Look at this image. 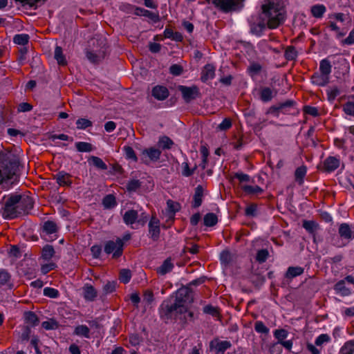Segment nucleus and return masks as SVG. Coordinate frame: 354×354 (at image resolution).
Returning <instances> with one entry per match:
<instances>
[{
	"mask_svg": "<svg viewBox=\"0 0 354 354\" xmlns=\"http://www.w3.org/2000/svg\"><path fill=\"white\" fill-rule=\"evenodd\" d=\"M330 80V77L319 72L315 73L311 77V82L313 84L319 86H326Z\"/></svg>",
	"mask_w": 354,
	"mask_h": 354,
	"instance_id": "nucleus-13",
	"label": "nucleus"
},
{
	"mask_svg": "<svg viewBox=\"0 0 354 354\" xmlns=\"http://www.w3.org/2000/svg\"><path fill=\"white\" fill-rule=\"evenodd\" d=\"M334 290L341 296L346 297L351 295V290L346 286L345 280H340L334 286Z\"/></svg>",
	"mask_w": 354,
	"mask_h": 354,
	"instance_id": "nucleus-17",
	"label": "nucleus"
},
{
	"mask_svg": "<svg viewBox=\"0 0 354 354\" xmlns=\"http://www.w3.org/2000/svg\"><path fill=\"white\" fill-rule=\"evenodd\" d=\"M310 14L316 19H322L326 12V7L324 4H315L310 7Z\"/></svg>",
	"mask_w": 354,
	"mask_h": 354,
	"instance_id": "nucleus-15",
	"label": "nucleus"
},
{
	"mask_svg": "<svg viewBox=\"0 0 354 354\" xmlns=\"http://www.w3.org/2000/svg\"><path fill=\"white\" fill-rule=\"evenodd\" d=\"M241 188L248 195H258L263 192V189L258 185H241Z\"/></svg>",
	"mask_w": 354,
	"mask_h": 354,
	"instance_id": "nucleus-20",
	"label": "nucleus"
},
{
	"mask_svg": "<svg viewBox=\"0 0 354 354\" xmlns=\"http://www.w3.org/2000/svg\"><path fill=\"white\" fill-rule=\"evenodd\" d=\"M332 66L329 60L324 59L319 63V73L330 77Z\"/></svg>",
	"mask_w": 354,
	"mask_h": 354,
	"instance_id": "nucleus-25",
	"label": "nucleus"
},
{
	"mask_svg": "<svg viewBox=\"0 0 354 354\" xmlns=\"http://www.w3.org/2000/svg\"><path fill=\"white\" fill-rule=\"evenodd\" d=\"M254 330L258 333L268 334L269 328L261 321H257L254 324Z\"/></svg>",
	"mask_w": 354,
	"mask_h": 354,
	"instance_id": "nucleus-44",
	"label": "nucleus"
},
{
	"mask_svg": "<svg viewBox=\"0 0 354 354\" xmlns=\"http://www.w3.org/2000/svg\"><path fill=\"white\" fill-rule=\"evenodd\" d=\"M340 164V160L335 156H328L323 162V167L326 171L332 172L337 169Z\"/></svg>",
	"mask_w": 354,
	"mask_h": 354,
	"instance_id": "nucleus-10",
	"label": "nucleus"
},
{
	"mask_svg": "<svg viewBox=\"0 0 354 354\" xmlns=\"http://www.w3.org/2000/svg\"><path fill=\"white\" fill-rule=\"evenodd\" d=\"M124 151L125 156L127 159L132 160L133 161H137L136 155L133 151V149L129 146L124 147Z\"/></svg>",
	"mask_w": 354,
	"mask_h": 354,
	"instance_id": "nucleus-50",
	"label": "nucleus"
},
{
	"mask_svg": "<svg viewBox=\"0 0 354 354\" xmlns=\"http://www.w3.org/2000/svg\"><path fill=\"white\" fill-rule=\"evenodd\" d=\"M288 333L285 329H277L274 331V336L278 340V343L281 344V342L288 337Z\"/></svg>",
	"mask_w": 354,
	"mask_h": 354,
	"instance_id": "nucleus-42",
	"label": "nucleus"
},
{
	"mask_svg": "<svg viewBox=\"0 0 354 354\" xmlns=\"http://www.w3.org/2000/svg\"><path fill=\"white\" fill-rule=\"evenodd\" d=\"M149 232L153 240L158 239L160 234V221L155 217L152 216L149 223Z\"/></svg>",
	"mask_w": 354,
	"mask_h": 354,
	"instance_id": "nucleus-11",
	"label": "nucleus"
},
{
	"mask_svg": "<svg viewBox=\"0 0 354 354\" xmlns=\"http://www.w3.org/2000/svg\"><path fill=\"white\" fill-rule=\"evenodd\" d=\"M24 318L26 322L31 326H37L39 324V319L33 312L28 311L25 313Z\"/></svg>",
	"mask_w": 354,
	"mask_h": 354,
	"instance_id": "nucleus-30",
	"label": "nucleus"
},
{
	"mask_svg": "<svg viewBox=\"0 0 354 354\" xmlns=\"http://www.w3.org/2000/svg\"><path fill=\"white\" fill-rule=\"evenodd\" d=\"M142 154L147 156L152 161H157L160 157L161 151L158 149L151 147L143 150Z\"/></svg>",
	"mask_w": 354,
	"mask_h": 354,
	"instance_id": "nucleus-22",
	"label": "nucleus"
},
{
	"mask_svg": "<svg viewBox=\"0 0 354 354\" xmlns=\"http://www.w3.org/2000/svg\"><path fill=\"white\" fill-rule=\"evenodd\" d=\"M232 127V122L229 118H225L222 122L218 125V128L220 130L225 131Z\"/></svg>",
	"mask_w": 354,
	"mask_h": 354,
	"instance_id": "nucleus-63",
	"label": "nucleus"
},
{
	"mask_svg": "<svg viewBox=\"0 0 354 354\" xmlns=\"http://www.w3.org/2000/svg\"><path fill=\"white\" fill-rule=\"evenodd\" d=\"M257 206L255 204L249 205L245 210V214L248 216L254 217L257 215Z\"/></svg>",
	"mask_w": 354,
	"mask_h": 354,
	"instance_id": "nucleus-55",
	"label": "nucleus"
},
{
	"mask_svg": "<svg viewBox=\"0 0 354 354\" xmlns=\"http://www.w3.org/2000/svg\"><path fill=\"white\" fill-rule=\"evenodd\" d=\"M343 44H354V28L349 32L348 36L342 41Z\"/></svg>",
	"mask_w": 354,
	"mask_h": 354,
	"instance_id": "nucleus-64",
	"label": "nucleus"
},
{
	"mask_svg": "<svg viewBox=\"0 0 354 354\" xmlns=\"http://www.w3.org/2000/svg\"><path fill=\"white\" fill-rule=\"evenodd\" d=\"M174 268V263L171 262L170 258L164 261L162 264L157 268L158 274L165 275V274L171 272Z\"/></svg>",
	"mask_w": 354,
	"mask_h": 354,
	"instance_id": "nucleus-19",
	"label": "nucleus"
},
{
	"mask_svg": "<svg viewBox=\"0 0 354 354\" xmlns=\"http://www.w3.org/2000/svg\"><path fill=\"white\" fill-rule=\"evenodd\" d=\"M140 187V183L138 180H130L127 185V188L130 192H135Z\"/></svg>",
	"mask_w": 354,
	"mask_h": 354,
	"instance_id": "nucleus-58",
	"label": "nucleus"
},
{
	"mask_svg": "<svg viewBox=\"0 0 354 354\" xmlns=\"http://www.w3.org/2000/svg\"><path fill=\"white\" fill-rule=\"evenodd\" d=\"M90 163H91L95 167L100 169L102 170H106L107 169L106 165L104 162V161L99 157L92 156L88 160Z\"/></svg>",
	"mask_w": 354,
	"mask_h": 354,
	"instance_id": "nucleus-36",
	"label": "nucleus"
},
{
	"mask_svg": "<svg viewBox=\"0 0 354 354\" xmlns=\"http://www.w3.org/2000/svg\"><path fill=\"white\" fill-rule=\"evenodd\" d=\"M268 254L267 250H260L257 254L256 259L259 263H263L268 259Z\"/></svg>",
	"mask_w": 354,
	"mask_h": 354,
	"instance_id": "nucleus-53",
	"label": "nucleus"
},
{
	"mask_svg": "<svg viewBox=\"0 0 354 354\" xmlns=\"http://www.w3.org/2000/svg\"><path fill=\"white\" fill-rule=\"evenodd\" d=\"M233 178L239 180L241 185H243V183L249 182L250 180V176L243 172L235 173Z\"/></svg>",
	"mask_w": 354,
	"mask_h": 354,
	"instance_id": "nucleus-51",
	"label": "nucleus"
},
{
	"mask_svg": "<svg viewBox=\"0 0 354 354\" xmlns=\"http://www.w3.org/2000/svg\"><path fill=\"white\" fill-rule=\"evenodd\" d=\"M260 97L264 102H269L273 97V92L270 88L265 87L261 91Z\"/></svg>",
	"mask_w": 354,
	"mask_h": 354,
	"instance_id": "nucleus-34",
	"label": "nucleus"
},
{
	"mask_svg": "<svg viewBox=\"0 0 354 354\" xmlns=\"http://www.w3.org/2000/svg\"><path fill=\"white\" fill-rule=\"evenodd\" d=\"M44 295L50 298H57L59 296V292L55 288L47 287L44 289Z\"/></svg>",
	"mask_w": 354,
	"mask_h": 354,
	"instance_id": "nucleus-54",
	"label": "nucleus"
},
{
	"mask_svg": "<svg viewBox=\"0 0 354 354\" xmlns=\"http://www.w3.org/2000/svg\"><path fill=\"white\" fill-rule=\"evenodd\" d=\"M330 341V337L328 334H321L319 335L315 341V344L317 346H322L326 343H328Z\"/></svg>",
	"mask_w": 354,
	"mask_h": 354,
	"instance_id": "nucleus-45",
	"label": "nucleus"
},
{
	"mask_svg": "<svg viewBox=\"0 0 354 354\" xmlns=\"http://www.w3.org/2000/svg\"><path fill=\"white\" fill-rule=\"evenodd\" d=\"M102 204L106 209L114 207L117 205L115 196L112 194L106 195L103 198Z\"/></svg>",
	"mask_w": 354,
	"mask_h": 354,
	"instance_id": "nucleus-33",
	"label": "nucleus"
},
{
	"mask_svg": "<svg viewBox=\"0 0 354 354\" xmlns=\"http://www.w3.org/2000/svg\"><path fill=\"white\" fill-rule=\"evenodd\" d=\"M124 243L120 239L115 241H109L104 245V252L108 254H113V258L120 257L123 251Z\"/></svg>",
	"mask_w": 354,
	"mask_h": 354,
	"instance_id": "nucleus-5",
	"label": "nucleus"
},
{
	"mask_svg": "<svg viewBox=\"0 0 354 354\" xmlns=\"http://www.w3.org/2000/svg\"><path fill=\"white\" fill-rule=\"evenodd\" d=\"M12 287L10 274L4 269H0V287Z\"/></svg>",
	"mask_w": 354,
	"mask_h": 354,
	"instance_id": "nucleus-16",
	"label": "nucleus"
},
{
	"mask_svg": "<svg viewBox=\"0 0 354 354\" xmlns=\"http://www.w3.org/2000/svg\"><path fill=\"white\" fill-rule=\"evenodd\" d=\"M54 179L62 187H69L73 183L71 175L63 171L54 175Z\"/></svg>",
	"mask_w": 354,
	"mask_h": 354,
	"instance_id": "nucleus-8",
	"label": "nucleus"
},
{
	"mask_svg": "<svg viewBox=\"0 0 354 354\" xmlns=\"http://www.w3.org/2000/svg\"><path fill=\"white\" fill-rule=\"evenodd\" d=\"M137 218L138 212L133 209L127 211L123 216L124 222L127 225L133 224L136 221Z\"/></svg>",
	"mask_w": 354,
	"mask_h": 354,
	"instance_id": "nucleus-23",
	"label": "nucleus"
},
{
	"mask_svg": "<svg viewBox=\"0 0 354 354\" xmlns=\"http://www.w3.org/2000/svg\"><path fill=\"white\" fill-rule=\"evenodd\" d=\"M84 298L87 301H93L97 295L95 289L91 285L86 284L83 287Z\"/></svg>",
	"mask_w": 354,
	"mask_h": 354,
	"instance_id": "nucleus-18",
	"label": "nucleus"
},
{
	"mask_svg": "<svg viewBox=\"0 0 354 354\" xmlns=\"http://www.w3.org/2000/svg\"><path fill=\"white\" fill-rule=\"evenodd\" d=\"M125 6L128 7L131 10H133L134 14L138 16L150 17L152 14L149 10L142 8L133 7L129 4H127Z\"/></svg>",
	"mask_w": 354,
	"mask_h": 354,
	"instance_id": "nucleus-38",
	"label": "nucleus"
},
{
	"mask_svg": "<svg viewBox=\"0 0 354 354\" xmlns=\"http://www.w3.org/2000/svg\"><path fill=\"white\" fill-rule=\"evenodd\" d=\"M261 70V66L258 63H252L248 68L249 73L251 75L258 74Z\"/></svg>",
	"mask_w": 354,
	"mask_h": 354,
	"instance_id": "nucleus-59",
	"label": "nucleus"
},
{
	"mask_svg": "<svg viewBox=\"0 0 354 354\" xmlns=\"http://www.w3.org/2000/svg\"><path fill=\"white\" fill-rule=\"evenodd\" d=\"M55 251L52 246L46 245L43 248L42 250V257L44 259L48 260L53 257L54 255Z\"/></svg>",
	"mask_w": 354,
	"mask_h": 354,
	"instance_id": "nucleus-46",
	"label": "nucleus"
},
{
	"mask_svg": "<svg viewBox=\"0 0 354 354\" xmlns=\"http://www.w3.org/2000/svg\"><path fill=\"white\" fill-rule=\"evenodd\" d=\"M77 128L78 129H85L88 127H90L93 125V123L91 120L86 118H79L76 121Z\"/></svg>",
	"mask_w": 354,
	"mask_h": 354,
	"instance_id": "nucleus-43",
	"label": "nucleus"
},
{
	"mask_svg": "<svg viewBox=\"0 0 354 354\" xmlns=\"http://www.w3.org/2000/svg\"><path fill=\"white\" fill-rule=\"evenodd\" d=\"M307 173V168L306 166L302 165L296 169L295 171V181L300 185L304 183V178Z\"/></svg>",
	"mask_w": 354,
	"mask_h": 354,
	"instance_id": "nucleus-21",
	"label": "nucleus"
},
{
	"mask_svg": "<svg viewBox=\"0 0 354 354\" xmlns=\"http://www.w3.org/2000/svg\"><path fill=\"white\" fill-rule=\"evenodd\" d=\"M343 111L346 115L354 116V102H348L343 106Z\"/></svg>",
	"mask_w": 354,
	"mask_h": 354,
	"instance_id": "nucleus-52",
	"label": "nucleus"
},
{
	"mask_svg": "<svg viewBox=\"0 0 354 354\" xmlns=\"http://www.w3.org/2000/svg\"><path fill=\"white\" fill-rule=\"evenodd\" d=\"M204 225L207 227H212L218 222V218L214 213H207L203 218Z\"/></svg>",
	"mask_w": 354,
	"mask_h": 354,
	"instance_id": "nucleus-31",
	"label": "nucleus"
},
{
	"mask_svg": "<svg viewBox=\"0 0 354 354\" xmlns=\"http://www.w3.org/2000/svg\"><path fill=\"white\" fill-rule=\"evenodd\" d=\"M304 270V268L299 266L289 267L286 276L287 278L292 279L303 274Z\"/></svg>",
	"mask_w": 354,
	"mask_h": 354,
	"instance_id": "nucleus-28",
	"label": "nucleus"
},
{
	"mask_svg": "<svg viewBox=\"0 0 354 354\" xmlns=\"http://www.w3.org/2000/svg\"><path fill=\"white\" fill-rule=\"evenodd\" d=\"M57 227L55 222L48 221L44 223L43 231L47 234H51L57 232Z\"/></svg>",
	"mask_w": 354,
	"mask_h": 354,
	"instance_id": "nucleus-35",
	"label": "nucleus"
},
{
	"mask_svg": "<svg viewBox=\"0 0 354 354\" xmlns=\"http://www.w3.org/2000/svg\"><path fill=\"white\" fill-rule=\"evenodd\" d=\"M116 283L115 281H109L104 286V291L106 293L113 292L115 290Z\"/></svg>",
	"mask_w": 354,
	"mask_h": 354,
	"instance_id": "nucleus-61",
	"label": "nucleus"
},
{
	"mask_svg": "<svg viewBox=\"0 0 354 354\" xmlns=\"http://www.w3.org/2000/svg\"><path fill=\"white\" fill-rule=\"evenodd\" d=\"M231 342L227 340H215L210 343V348L214 349L216 354H223L226 350L231 347Z\"/></svg>",
	"mask_w": 354,
	"mask_h": 354,
	"instance_id": "nucleus-9",
	"label": "nucleus"
},
{
	"mask_svg": "<svg viewBox=\"0 0 354 354\" xmlns=\"http://www.w3.org/2000/svg\"><path fill=\"white\" fill-rule=\"evenodd\" d=\"M317 227V223L313 221H304L303 223V227L310 233L314 232Z\"/></svg>",
	"mask_w": 354,
	"mask_h": 354,
	"instance_id": "nucleus-49",
	"label": "nucleus"
},
{
	"mask_svg": "<svg viewBox=\"0 0 354 354\" xmlns=\"http://www.w3.org/2000/svg\"><path fill=\"white\" fill-rule=\"evenodd\" d=\"M203 187L201 185H198L196 189L194 196V203L193 206L194 207H198L203 201Z\"/></svg>",
	"mask_w": 354,
	"mask_h": 354,
	"instance_id": "nucleus-27",
	"label": "nucleus"
},
{
	"mask_svg": "<svg viewBox=\"0 0 354 354\" xmlns=\"http://www.w3.org/2000/svg\"><path fill=\"white\" fill-rule=\"evenodd\" d=\"M3 204L0 213L6 219H12L28 214L33 207L32 199L27 196L11 194L3 197Z\"/></svg>",
	"mask_w": 354,
	"mask_h": 354,
	"instance_id": "nucleus-1",
	"label": "nucleus"
},
{
	"mask_svg": "<svg viewBox=\"0 0 354 354\" xmlns=\"http://www.w3.org/2000/svg\"><path fill=\"white\" fill-rule=\"evenodd\" d=\"M339 354H354V339L345 342L339 351Z\"/></svg>",
	"mask_w": 354,
	"mask_h": 354,
	"instance_id": "nucleus-32",
	"label": "nucleus"
},
{
	"mask_svg": "<svg viewBox=\"0 0 354 354\" xmlns=\"http://www.w3.org/2000/svg\"><path fill=\"white\" fill-rule=\"evenodd\" d=\"M76 149L80 152H90L92 151V145L86 142H77L75 143Z\"/></svg>",
	"mask_w": 354,
	"mask_h": 354,
	"instance_id": "nucleus-41",
	"label": "nucleus"
},
{
	"mask_svg": "<svg viewBox=\"0 0 354 354\" xmlns=\"http://www.w3.org/2000/svg\"><path fill=\"white\" fill-rule=\"evenodd\" d=\"M18 162L12 154L0 155V184L7 183L8 180L17 179Z\"/></svg>",
	"mask_w": 354,
	"mask_h": 354,
	"instance_id": "nucleus-4",
	"label": "nucleus"
},
{
	"mask_svg": "<svg viewBox=\"0 0 354 354\" xmlns=\"http://www.w3.org/2000/svg\"><path fill=\"white\" fill-rule=\"evenodd\" d=\"M194 301L193 293L187 288L179 289L176 292V299L174 304L167 305V310L169 313L185 314L184 317L192 319L194 313L188 311L190 305Z\"/></svg>",
	"mask_w": 354,
	"mask_h": 354,
	"instance_id": "nucleus-2",
	"label": "nucleus"
},
{
	"mask_svg": "<svg viewBox=\"0 0 354 354\" xmlns=\"http://www.w3.org/2000/svg\"><path fill=\"white\" fill-rule=\"evenodd\" d=\"M152 95L158 100H164L169 96V91L165 86H156L152 89Z\"/></svg>",
	"mask_w": 354,
	"mask_h": 354,
	"instance_id": "nucleus-14",
	"label": "nucleus"
},
{
	"mask_svg": "<svg viewBox=\"0 0 354 354\" xmlns=\"http://www.w3.org/2000/svg\"><path fill=\"white\" fill-rule=\"evenodd\" d=\"M339 234L341 237L346 239H351L353 236L352 235L351 230L347 223H342L339 227Z\"/></svg>",
	"mask_w": 354,
	"mask_h": 354,
	"instance_id": "nucleus-24",
	"label": "nucleus"
},
{
	"mask_svg": "<svg viewBox=\"0 0 354 354\" xmlns=\"http://www.w3.org/2000/svg\"><path fill=\"white\" fill-rule=\"evenodd\" d=\"M346 15L342 12H333L328 15V18L333 21H337L344 23L346 21Z\"/></svg>",
	"mask_w": 354,
	"mask_h": 354,
	"instance_id": "nucleus-47",
	"label": "nucleus"
},
{
	"mask_svg": "<svg viewBox=\"0 0 354 354\" xmlns=\"http://www.w3.org/2000/svg\"><path fill=\"white\" fill-rule=\"evenodd\" d=\"M327 98L330 102H333L335 98L340 94V91L337 86L329 87L326 90Z\"/></svg>",
	"mask_w": 354,
	"mask_h": 354,
	"instance_id": "nucleus-37",
	"label": "nucleus"
},
{
	"mask_svg": "<svg viewBox=\"0 0 354 354\" xmlns=\"http://www.w3.org/2000/svg\"><path fill=\"white\" fill-rule=\"evenodd\" d=\"M41 326L46 330H53L57 328V323L53 319L43 322Z\"/></svg>",
	"mask_w": 354,
	"mask_h": 354,
	"instance_id": "nucleus-57",
	"label": "nucleus"
},
{
	"mask_svg": "<svg viewBox=\"0 0 354 354\" xmlns=\"http://www.w3.org/2000/svg\"><path fill=\"white\" fill-rule=\"evenodd\" d=\"M178 90L181 92L183 99L187 102L194 100L199 95V89L196 86H192L191 87L179 86Z\"/></svg>",
	"mask_w": 354,
	"mask_h": 354,
	"instance_id": "nucleus-7",
	"label": "nucleus"
},
{
	"mask_svg": "<svg viewBox=\"0 0 354 354\" xmlns=\"http://www.w3.org/2000/svg\"><path fill=\"white\" fill-rule=\"evenodd\" d=\"M90 329L86 325H79L75 327L74 330V334L80 336L84 337L86 338H89L90 335Z\"/></svg>",
	"mask_w": 354,
	"mask_h": 354,
	"instance_id": "nucleus-29",
	"label": "nucleus"
},
{
	"mask_svg": "<svg viewBox=\"0 0 354 354\" xmlns=\"http://www.w3.org/2000/svg\"><path fill=\"white\" fill-rule=\"evenodd\" d=\"M29 36L27 34H18L13 38V41L19 45L24 46L28 43Z\"/></svg>",
	"mask_w": 354,
	"mask_h": 354,
	"instance_id": "nucleus-39",
	"label": "nucleus"
},
{
	"mask_svg": "<svg viewBox=\"0 0 354 354\" xmlns=\"http://www.w3.org/2000/svg\"><path fill=\"white\" fill-rule=\"evenodd\" d=\"M215 71L216 68L214 65L210 64H206L201 72V81L205 82L207 80H212L215 76Z\"/></svg>",
	"mask_w": 354,
	"mask_h": 354,
	"instance_id": "nucleus-12",
	"label": "nucleus"
},
{
	"mask_svg": "<svg viewBox=\"0 0 354 354\" xmlns=\"http://www.w3.org/2000/svg\"><path fill=\"white\" fill-rule=\"evenodd\" d=\"M131 278V272L129 269H122L120 272V281L123 283H127Z\"/></svg>",
	"mask_w": 354,
	"mask_h": 354,
	"instance_id": "nucleus-40",
	"label": "nucleus"
},
{
	"mask_svg": "<svg viewBox=\"0 0 354 354\" xmlns=\"http://www.w3.org/2000/svg\"><path fill=\"white\" fill-rule=\"evenodd\" d=\"M54 57L57 60L58 64L64 66L67 64L66 57L63 54V51L61 47L56 46L54 52Z\"/></svg>",
	"mask_w": 354,
	"mask_h": 354,
	"instance_id": "nucleus-26",
	"label": "nucleus"
},
{
	"mask_svg": "<svg viewBox=\"0 0 354 354\" xmlns=\"http://www.w3.org/2000/svg\"><path fill=\"white\" fill-rule=\"evenodd\" d=\"M243 0H213V4L223 12L235 10Z\"/></svg>",
	"mask_w": 354,
	"mask_h": 354,
	"instance_id": "nucleus-6",
	"label": "nucleus"
},
{
	"mask_svg": "<svg viewBox=\"0 0 354 354\" xmlns=\"http://www.w3.org/2000/svg\"><path fill=\"white\" fill-rule=\"evenodd\" d=\"M285 55H286V57L288 59H290V60H292L294 59H295L297 56V50H295V48L292 46H289L287 48L286 50V53H285Z\"/></svg>",
	"mask_w": 354,
	"mask_h": 354,
	"instance_id": "nucleus-56",
	"label": "nucleus"
},
{
	"mask_svg": "<svg viewBox=\"0 0 354 354\" xmlns=\"http://www.w3.org/2000/svg\"><path fill=\"white\" fill-rule=\"evenodd\" d=\"M158 142L163 149H170L174 145V142L167 136L160 138Z\"/></svg>",
	"mask_w": 354,
	"mask_h": 354,
	"instance_id": "nucleus-48",
	"label": "nucleus"
},
{
	"mask_svg": "<svg viewBox=\"0 0 354 354\" xmlns=\"http://www.w3.org/2000/svg\"><path fill=\"white\" fill-rule=\"evenodd\" d=\"M203 312L206 314L211 315L214 317L218 315V309L212 306L207 305L203 308Z\"/></svg>",
	"mask_w": 354,
	"mask_h": 354,
	"instance_id": "nucleus-60",
	"label": "nucleus"
},
{
	"mask_svg": "<svg viewBox=\"0 0 354 354\" xmlns=\"http://www.w3.org/2000/svg\"><path fill=\"white\" fill-rule=\"evenodd\" d=\"M169 71L174 75H179L183 72V68L178 64H173L170 66Z\"/></svg>",
	"mask_w": 354,
	"mask_h": 354,
	"instance_id": "nucleus-62",
	"label": "nucleus"
},
{
	"mask_svg": "<svg viewBox=\"0 0 354 354\" xmlns=\"http://www.w3.org/2000/svg\"><path fill=\"white\" fill-rule=\"evenodd\" d=\"M267 1L268 3L263 5L262 9L267 19L268 28L274 29L283 23L285 20L284 11L278 0Z\"/></svg>",
	"mask_w": 354,
	"mask_h": 354,
	"instance_id": "nucleus-3",
	"label": "nucleus"
}]
</instances>
